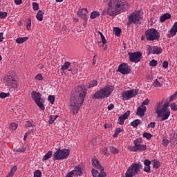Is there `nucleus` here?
Segmentation results:
<instances>
[{
  "mask_svg": "<svg viewBox=\"0 0 177 177\" xmlns=\"http://www.w3.org/2000/svg\"><path fill=\"white\" fill-rule=\"evenodd\" d=\"M124 130L121 128H117L115 131V133L113 134V138H117L118 135L120 133V132H122Z\"/></svg>",
  "mask_w": 177,
  "mask_h": 177,
  "instance_id": "37",
  "label": "nucleus"
},
{
  "mask_svg": "<svg viewBox=\"0 0 177 177\" xmlns=\"http://www.w3.org/2000/svg\"><path fill=\"white\" fill-rule=\"evenodd\" d=\"M108 110H113L114 109V104H111L107 107Z\"/></svg>",
  "mask_w": 177,
  "mask_h": 177,
  "instance_id": "64",
  "label": "nucleus"
},
{
  "mask_svg": "<svg viewBox=\"0 0 177 177\" xmlns=\"http://www.w3.org/2000/svg\"><path fill=\"white\" fill-rule=\"evenodd\" d=\"M149 103H150V100H149V99H146L142 102L141 106H149Z\"/></svg>",
  "mask_w": 177,
  "mask_h": 177,
  "instance_id": "52",
  "label": "nucleus"
},
{
  "mask_svg": "<svg viewBox=\"0 0 177 177\" xmlns=\"http://www.w3.org/2000/svg\"><path fill=\"white\" fill-rule=\"evenodd\" d=\"M27 30H31V18L28 19V24L26 26Z\"/></svg>",
  "mask_w": 177,
  "mask_h": 177,
  "instance_id": "49",
  "label": "nucleus"
},
{
  "mask_svg": "<svg viewBox=\"0 0 177 177\" xmlns=\"http://www.w3.org/2000/svg\"><path fill=\"white\" fill-rule=\"evenodd\" d=\"M146 149H147L146 145L140 144V145H137V147H136V149H134V151H145Z\"/></svg>",
  "mask_w": 177,
  "mask_h": 177,
  "instance_id": "23",
  "label": "nucleus"
},
{
  "mask_svg": "<svg viewBox=\"0 0 177 177\" xmlns=\"http://www.w3.org/2000/svg\"><path fill=\"white\" fill-rule=\"evenodd\" d=\"M26 128H30V127H32V123L30 122V121H28L27 123L26 124Z\"/></svg>",
  "mask_w": 177,
  "mask_h": 177,
  "instance_id": "62",
  "label": "nucleus"
},
{
  "mask_svg": "<svg viewBox=\"0 0 177 177\" xmlns=\"http://www.w3.org/2000/svg\"><path fill=\"white\" fill-rule=\"evenodd\" d=\"M44 15H45V12H44L41 10L38 11L36 18L37 20H39V21H42V20H44Z\"/></svg>",
  "mask_w": 177,
  "mask_h": 177,
  "instance_id": "24",
  "label": "nucleus"
},
{
  "mask_svg": "<svg viewBox=\"0 0 177 177\" xmlns=\"http://www.w3.org/2000/svg\"><path fill=\"white\" fill-rule=\"evenodd\" d=\"M8 16V12H1L0 11V19H5Z\"/></svg>",
  "mask_w": 177,
  "mask_h": 177,
  "instance_id": "51",
  "label": "nucleus"
},
{
  "mask_svg": "<svg viewBox=\"0 0 177 177\" xmlns=\"http://www.w3.org/2000/svg\"><path fill=\"white\" fill-rule=\"evenodd\" d=\"M10 93H0V97L1 98V99H5V98H6V97H8V96H10Z\"/></svg>",
  "mask_w": 177,
  "mask_h": 177,
  "instance_id": "43",
  "label": "nucleus"
},
{
  "mask_svg": "<svg viewBox=\"0 0 177 177\" xmlns=\"http://www.w3.org/2000/svg\"><path fill=\"white\" fill-rule=\"evenodd\" d=\"M17 171V166L15 165L12 167H11V169L10 172L8 174V175L6 177H13L16 171Z\"/></svg>",
  "mask_w": 177,
  "mask_h": 177,
  "instance_id": "21",
  "label": "nucleus"
},
{
  "mask_svg": "<svg viewBox=\"0 0 177 177\" xmlns=\"http://www.w3.org/2000/svg\"><path fill=\"white\" fill-rule=\"evenodd\" d=\"M176 97H177V91L175 92L174 94H173L172 95L170 96V97H169L170 102L174 100V99H175Z\"/></svg>",
  "mask_w": 177,
  "mask_h": 177,
  "instance_id": "58",
  "label": "nucleus"
},
{
  "mask_svg": "<svg viewBox=\"0 0 177 177\" xmlns=\"http://www.w3.org/2000/svg\"><path fill=\"white\" fill-rule=\"evenodd\" d=\"M140 168H142L140 162L131 164L125 173V177L136 176L140 172Z\"/></svg>",
  "mask_w": 177,
  "mask_h": 177,
  "instance_id": "5",
  "label": "nucleus"
},
{
  "mask_svg": "<svg viewBox=\"0 0 177 177\" xmlns=\"http://www.w3.org/2000/svg\"><path fill=\"white\" fill-rule=\"evenodd\" d=\"M59 117V115H52L50 116V119L48 120V123L52 124H53V122H55V120H56V118H57Z\"/></svg>",
  "mask_w": 177,
  "mask_h": 177,
  "instance_id": "34",
  "label": "nucleus"
},
{
  "mask_svg": "<svg viewBox=\"0 0 177 177\" xmlns=\"http://www.w3.org/2000/svg\"><path fill=\"white\" fill-rule=\"evenodd\" d=\"M140 124H142V121L139 119H136L131 122V125L133 128H137Z\"/></svg>",
  "mask_w": 177,
  "mask_h": 177,
  "instance_id": "25",
  "label": "nucleus"
},
{
  "mask_svg": "<svg viewBox=\"0 0 177 177\" xmlns=\"http://www.w3.org/2000/svg\"><path fill=\"white\" fill-rule=\"evenodd\" d=\"M170 32H171L172 37H174V35H176V32H177V22H176L174 24L173 27L170 30Z\"/></svg>",
  "mask_w": 177,
  "mask_h": 177,
  "instance_id": "27",
  "label": "nucleus"
},
{
  "mask_svg": "<svg viewBox=\"0 0 177 177\" xmlns=\"http://www.w3.org/2000/svg\"><path fill=\"white\" fill-rule=\"evenodd\" d=\"M101 39L103 45H106V44H107V40H106V37H104V36H102Z\"/></svg>",
  "mask_w": 177,
  "mask_h": 177,
  "instance_id": "60",
  "label": "nucleus"
},
{
  "mask_svg": "<svg viewBox=\"0 0 177 177\" xmlns=\"http://www.w3.org/2000/svg\"><path fill=\"white\" fill-rule=\"evenodd\" d=\"M129 60L131 63H139L143 59L142 54L140 51L129 53Z\"/></svg>",
  "mask_w": 177,
  "mask_h": 177,
  "instance_id": "9",
  "label": "nucleus"
},
{
  "mask_svg": "<svg viewBox=\"0 0 177 177\" xmlns=\"http://www.w3.org/2000/svg\"><path fill=\"white\" fill-rule=\"evenodd\" d=\"M131 8L126 0H110L108 2L107 13L109 16H117Z\"/></svg>",
  "mask_w": 177,
  "mask_h": 177,
  "instance_id": "2",
  "label": "nucleus"
},
{
  "mask_svg": "<svg viewBox=\"0 0 177 177\" xmlns=\"http://www.w3.org/2000/svg\"><path fill=\"white\" fill-rule=\"evenodd\" d=\"M129 21H132L134 24H139L140 23V14L136 12L134 15H131L129 18Z\"/></svg>",
  "mask_w": 177,
  "mask_h": 177,
  "instance_id": "16",
  "label": "nucleus"
},
{
  "mask_svg": "<svg viewBox=\"0 0 177 177\" xmlns=\"http://www.w3.org/2000/svg\"><path fill=\"white\" fill-rule=\"evenodd\" d=\"M168 142H169V140L167 139L163 138V140L162 141V145L163 146H165V147H167V146H168Z\"/></svg>",
  "mask_w": 177,
  "mask_h": 177,
  "instance_id": "54",
  "label": "nucleus"
},
{
  "mask_svg": "<svg viewBox=\"0 0 177 177\" xmlns=\"http://www.w3.org/2000/svg\"><path fill=\"white\" fill-rule=\"evenodd\" d=\"M146 110L147 108L145 106L140 105V106L137 109V115H139V117H143L145 115V113H146Z\"/></svg>",
  "mask_w": 177,
  "mask_h": 177,
  "instance_id": "17",
  "label": "nucleus"
},
{
  "mask_svg": "<svg viewBox=\"0 0 177 177\" xmlns=\"http://www.w3.org/2000/svg\"><path fill=\"white\" fill-rule=\"evenodd\" d=\"M102 152L107 157H109V156H110V153H109V150L106 147L102 148Z\"/></svg>",
  "mask_w": 177,
  "mask_h": 177,
  "instance_id": "50",
  "label": "nucleus"
},
{
  "mask_svg": "<svg viewBox=\"0 0 177 177\" xmlns=\"http://www.w3.org/2000/svg\"><path fill=\"white\" fill-rule=\"evenodd\" d=\"M140 143H142L141 138H137L134 140V146H136V147H137V146H139Z\"/></svg>",
  "mask_w": 177,
  "mask_h": 177,
  "instance_id": "42",
  "label": "nucleus"
},
{
  "mask_svg": "<svg viewBox=\"0 0 177 177\" xmlns=\"http://www.w3.org/2000/svg\"><path fill=\"white\" fill-rule=\"evenodd\" d=\"M10 129L12 131H16L17 129V124L15 122L10 124Z\"/></svg>",
  "mask_w": 177,
  "mask_h": 177,
  "instance_id": "41",
  "label": "nucleus"
},
{
  "mask_svg": "<svg viewBox=\"0 0 177 177\" xmlns=\"http://www.w3.org/2000/svg\"><path fill=\"white\" fill-rule=\"evenodd\" d=\"M147 128H149V129H150V128H156V122H151V123H149L148 124Z\"/></svg>",
  "mask_w": 177,
  "mask_h": 177,
  "instance_id": "56",
  "label": "nucleus"
},
{
  "mask_svg": "<svg viewBox=\"0 0 177 177\" xmlns=\"http://www.w3.org/2000/svg\"><path fill=\"white\" fill-rule=\"evenodd\" d=\"M16 5H21L23 3V0H14Z\"/></svg>",
  "mask_w": 177,
  "mask_h": 177,
  "instance_id": "63",
  "label": "nucleus"
},
{
  "mask_svg": "<svg viewBox=\"0 0 177 177\" xmlns=\"http://www.w3.org/2000/svg\"><path fill=\"white\" fill-rule=\"evenodd\" d=\"M142 136L143 138H145V139H147V140H150L151 138H153V136L150 133H144Z\"/></svg>",
  "mask_w": 177,
  "mask_h": 177,
  "instance_id": "39",
  "label": "nucleus"
},
{
  "mask_svg": "<svg viewBox=\"0 0 177 177\" xmlns=\"http://www.w3.org/2000/svg\"><path fill=\"white\" fill-rule=\"evenodd\" d=\"M118 71L123 75L131 74V66L127 63H122L119 65Z\"/></svg>",
  "mask_w": 177,
  "mask_h": 177,
  "instance_id": "12",
  "label": "nucleus"
},
{
  "mask_svg": "<svg viewBox=\"0 0 177 177\" xmlns=\"http://www.w3.org/2000/svg\"><path fill=\"white\" fill-rule=\"evenodd\" d=\"M70 156V149H58L53 154V159L54 161L59 160H66Z\"/></svg>",
  "mask_w": 177,
  "mask_h": 177,
  "instance_id": "6",
  "label": "nucleus"
},
{
  "mask_svg": "<svg viewBox=\"0 0 177 177\" xmlns=\"http://www.w3.org/2000/svg\"><path fill=\"white\" fill-rule=\"evenodd\" d=\"M162 68H168V62H167V61H165L162 63Z\"/></svg>",
  "mask_w": 177,
  "mask_h": 177,
  "instance_id": "61",
  "label": "nucleus"
},
{
  "mask_svg": "<svg viewBox=\"0 0 177 177\" xmlns=\"http://www.w3.org/2000/svg\"><path fill=\"white\" fill-rule=\"evenodd\" d=\"M169 19H171V14L165 13L160 17V23H164V21H165V20H168Z\"/></svg>",
  "mask_w": 177,
  "mask_h": 177,
  "instance_id": "22",
  "label": "nucleus"
},
{
  "mask_svg": "<svg viewBox=\"0 0 177 177\" xmlns=\"http://www.w3.org/2000/svg\"><path fill=\"white\" fill-rule=\"evenodd\" d=\"M168 107H169V102L165 103L163 106L161 102H158L155 106V113H156L158 117H162V121L168 120V118L171 115V112L168 110Z\"/></svg>",
  "mask_w": 177,
  "mask_h": 177,
  "instance_id": "3",
  "label": "nucleus"
},
{
  "mask_svg": "<svg viewBox=\"0 0 177 177\" xmlns=\"http://www.w3.org/2000/svg\"><path fill=\"white\" fill-rule=\"evenodd\" d=\"M100 169V173L99 171L92 169L91 172L93 177H106L107 176V174L104 172V167H102Z\"/></svg>",
  "mask_w": 177,
  "mask_h": 177,
  "instance_id": "14",
  "label": "nucleus"
},
{
  "mask_svg": "<svg viewBox=\"0 0 177 177\" xmlns=\"http://www.w3.org/2000/svg\"><path fill=\"white\" fill-rule=\"evenodd\" d=\"M53 156V151H49L46 155L43 157L42 160L43 161H46V160H49L50 157Z\"/></svg>",
  "mask_w": 177,
  "mask_h": 177,
  "instance_id": "28",
  "label": "nucleus"
},
{
  "mask_svg": "<svg viewBox=\"0 0 177 177\" xmlns=\"http://www.w3.org/2000/svg\"><path fill=\"white\" fill-rule=\"evenodd\" d=\"M87 91L85 86H78L72 91L70 101V111L72 114H77L80 111V109L84 103V99L86 96Z\"/></svg>",
  "mask_w": 177,
  "mask_h": 177,
  "instance_id": "1",
  "label": "nucleus"
},
{
  "mask_svg": "<svg viewBox=\"0 0 177 177\" xmlns=\"http://www.w3.org/2000/svg\"><path fill=\"white\" fill-rule=\"evenodd\" d=\"M37 106H38V107L40 109V110H45V106L44 105V103H42V102H41V100L39 101H37L36 102Z\"/></svg>",
  "mask_w": 177,
  "mask_h": 177,
  "instance_id": "33",
  "label": "nucleus"
},
{
  "mask_svg": "<svg viewBox=\"0 0 177 177\" xmlns=\"http://www.w3.org/2000/svg\"><path fill=\"white\" fill-rule=\"evenodd\" d=\"M99 16H100L99 11H93L90 15V19H96V17H99Z\"/></svg>",
  "mask_w": 177,
  "mask_h": 177,
  "instance_id": "29",
  "label": "nucleus"
},
{
  "mask_svg": "<svg viewBox=\"0 0 177 177\" xmlns=\"http://www.w3.org/2000/svg\"><path fill=\"white\" fill-rule=\"evenodd\" d=\"M113 91H114V86L106 85L104 88L97 91L92 95V99H105V97H110L113 93Z\"/></svg>",
  "mask_w": 177,
  "mask_h": 177,
  "instance_id": "4",
  "label": "nucleus"
},
{
  "mask_svg": "<svg viewBox=\"0 0 177 177\" xmlns=\"http://www.w3.org/2000/svg\"><path fill=\"white\" fill-rule=\"evenodd\" d=\"M160 162L157 160H153V168H156V169H158L160 168Z\"/></svg>",
  "mask_w": 177,
  "mask_h": 177,
  "instance_id": "36",
  "label": "nucleus"
},
{
  "mask_svg": "<svg viewBox=\"0 0 177 177\" xmlns=\"http://www.w3.org/2000/svg\"><path fill=\"white\" fill-rule=\"evenodd\" d=\"M91 161H92V165L93 167H94V168H96L97 169L104 168L102 165H100V162H99V160L92 159Z\"/></svg>",
  "mask_w": 177,
  "mask_h": 177,
  "instance_id": "19",
  "label": "nucleus"
},
{
  "mask_svg": "<svg viewBox=\"0 0 177 177\" xmlns=\"http://www.w3.org/2000/svg\"><path fill=\"white\" fill-rule=\"evenodd\" d=\"M14 151H15L16 153H23L24 151H26V148L22 147V148H19V149H15Z\"/></svg>",
  "mask_w": 177,
  "mask_h": 177,
  "instance_id": "48",
  "label": "nucleus"
},
{
  "mask_svg": "<svg viewBox=\"0 0 177 177\" xmlns=\"http://www.w3.org/2000/svg\"><path fill=\"white\" fill-rule=\"evenodd\" d=\"M97 86V80H92L90 82L89 85L88 86V89L91 88H93V86Z\"/></svg>",
  "mask_w": 177,
  "mask_h": 177,
  "instance_id": "38",
  "label": "nucleus"
},
{
  "mask_svg": "<svg viewBox=\"0 0 177 177\" xmlns=\"http://www.w3.org/2000/svg\"><path fill=\"white\" fill-rule=\"evenodd\" d=\"M113 32L115 37H121V32H122V30L118 27H115L113 28Z\"/></svg>",
  "mask_w": 177,
  "mask_h": 177,
  "instance_id": "26",
  "label": "nucleus"
},
{
  "mask_svg": "<svg viewBox=\"0 0 177 177\" xmlns=\"http://www.w3.org/2000/svg\"><path fill=\"white\" fill-rule=\"evenodd\" d=\"M109 149L112 154H118V153H120V151L114 147H109Z\"/></svg>",
  "mask_w": 177,
  "mask_h": 177,
  "instance_id": "32",
  "label": "nucleus"
},
{
  "mask_svg": "<svg viewBox=\"0 0 177 177\" xmlns=\"http://www.w3.org/2000/svg\"><path fill=\"white\" fill-rule=\"evenodd\" d=\"M32 99L34 100L35 102H39L41 100L42 97V95H41L39 92L37 91H32L31 93Z\"/></svg>",
  "mask_w": 177,
  "mask_h": 177,
  "instance_id": "18",
  "label": "nucleus"
},
{
  "mask_svg": "<svg viewBox=\"0 0 177 177\" xmlns=\"http://www.w3.org/2000/svg\"><path fill=\"white\" fill-rule=\"evenodd\" d=\"M71 66V63L70 62H65L64 65L62 66L61 70H68V67Z\"/></svg>",
  "mask_w": 177,
  "mask_h": 177,
  "instance_id": "31",
  "label": "nucleus"
},
{
  "mask_svg": "<svg viewBox=\"0 0 177 177\" xmlns=\"http://www.w3.org/2000/svg\"><path fill=\"white\" fill-rule=\"evenodd\" d=\"M28 39V37H19L16 39L17 44H23L26 42Z\"/></svg>",
  "mask_w": 177,
  "mask_h": 177,
  "instance_id": "30",
  "label": "nucleus"
},
{
  "mask_svg": "<svg viewBox=\"0 0 177 177\" xmlns=\"http://www.w3.org/2000/svg\"><path fill=\"white\" fill-rule=\"evenodd\" d=\"M144 171L147 174H150V172H151V171L150 170V166H145L144 168Z\"/></svg>",
  "mask_w": 177,
  "mask_h": 177,
  "instance_id": "59",
  "label": "nucleus"
},
{
  "mask_svg": "<svg viewBox=\"0 0 177 177\" xmlns=\"http://www.w3.org/2000/svg\"><path fill=\"white\" fill-rule=\"evenodd\" d=\"M36 80H37L38 81H42L43 77H42V74L39 73L35 76Z\"/></svg>",
  "mask_w": 177,
  "mask_h": 177,
  "instance_id": "55",
  "label": "nucleus"
},
{
  "mask_svg": "<svg viewBox=\"0 0 177 177\" xmlns=\"http://www.w3.org/2000/svg\"><path fill=\"white\" fill-rule=\"evenodd\" d=\"M5 85L8 86L10 91H15L17 88V81L12 75H7L4 77Z\"/></svg>",
  "mask_w": 177,
  "mask_h": 177,
  "instance_id": "8",
  "label": "nucleus"
},
{
  "mask_svg": "<svg viewBox=\"0 0 177 177\" xmlns=\"http://www.w3.org/2000/svg\"><path fill=\"white\" fill-rule=\"evenodd\" d=\"M32 6L33 10L35 11H37L39 9V4L37 2H33L32 4Z\"/></svg>",
  "mask_w": 177,
  "mask_h": 177,
  "instance_id": "40",
  "label": "nucleus"
},
{
  "mask_svg": "<svg viewBox=\"0 0 177 177\" xmlns=\"http://www.w3.org/2000/svg\"><path fill=\"white\" fill-rule=\"evenodd\" d=\"M154 50V46H148L147 50H148V55H151L153 53V50Z\"/></svg>",
  "mask_w": 177,
  "mask_h": 177,
  "instance_id": "45",
  "label": "nucleus"
},
{
  "mask_svg": "<svg viewBox=\"0 0 177 177\" xmlns=\"http://www.w3.org/2000/svg\"><path fill=\"white\" fill-rule=\"evenodd\" d=\"M72 175L75 176H82L84 175V169L81 168V166H76L72 171L67 174L66 177H73Z\"/></svg>",
  "mask_w": 177,
  "mask_h": 177,
  "instance_id": "11",
  "label": "nucleus"
},
{
  "mask_svg": "<svg viewBox=\"0 0 177 177\" xmlns=\"http://www.w3.org/2000/svg\"><path fill=\"white\" fill-rule=\"evenodd\" d=\"M129 115H131V111H126L124 115H120L118 118V124H119V125H124L125 120H128V117H129Z\"/></svg>",
  "mask_w": 177,
  "mask_h": 177,
  "instance_id": "15",
  "label": "nucleus"
},
{
  "mask_svg": "<svg viewBox=\"0 0 177 177\" xmlns=\"http://www.w3.org/2000/svg\"><path fill=\"white\" fill-rule=\"evenodd\" d=\"M153 55H160L162 53V48L155 46L152 52Z\"/></svg>",
  "mask_w": 177,
  "mask_h": 177,
  "instance_id": "20",
  "label": "nucleus"
},
{
  "mask_svg": "<svg viewBox=\"0 0 177 177\" xmlns=\"http://www.w3.org/2000/svg\"><path fill=\"white\" fill-rule=\"evenodd\" d=\"M42 176V173L39 170H36L34 172V177H41Z\"/></svg>",
  "mask_w": 177,
  "mask_h": 177,
  "instance_id": "44",
  "label": "nucleus"
},
{
  "mask_svg": "<svg viewBox=\"0 0 177 177\" xmlns=\"http://www.w3.org/2000/svg\"><path fill=\"white\" fill-rule=\"evenodd\" d=\"M153 86L154 88H161L162 86V84L158 82V80L156 79L153 82Z\"/></svg>",
  "mask_w": 177,
  "mask_h": 177,
  "instance_id": "35",
  "label": "nucleus"
},
{
  "mask_svg": "<svg viewBox=\"0 0 177 177\" xmlns=\"http://www.w3.org/2000/svg\"><path fill=\"white\" fill-rule=\"evenodd\" d=\"M158 63L157 61H156V59H152L150 62H149V66H151V67H156V66H157Z\"/></svg>",
  "mask_w": 177,
  "mask_h": 177,
  "instance_id": "47",
  "label": "nucleus"
},
{
  "mask_svg": "<svg viewBox=\"0 0 177 177\" xmlns=\"http://www.w3.org/2000/svg\"><path fill=\"white\" fill-rule=\"evenodd\" d=\"M145 35L147 41H159L160 39V32H158V30L154 28H151L146 30Z\"/></svg>",
  "mask_w": 177,
  "mask_h": 177,
  "instance_id": "7",
  "label": "nucleus"
},
{
  "mask_svg": "<svg viewBox=\"0 0 177 177\" xmlns=\"http://www.w3.org/2000/svg\"><path fill=\"white\" fill-rule=\"evenodd\" d=\"M171 110L173 111H176V110H177V105H176V103H172L171 104Z\"/></svg>",
  "mask_w": 177,
  "mask_h": 177,
  "instance_id": "53",
  "label": "nucleus"
},
{
  "mask_svg": "<svg viewBox=\"0 0 177 177\" xmlns=\"http://www.w3.org/2000/svg\"><path fill=\"white\" fill-rule=\"evenodd\" d=\"M86 15H88V9L86 8H80L77 11V16L84 20V24H86V23H88V17H86Z\"/></svg>",
  "mask_w": 177,
  "mask_h": 177,
  "instance_id": "13",
  "label": "nucleus"
},
{
  "mask_svg": "<svg viewBox=\"0 0 177 177\" xmlns=\"http://www.w3.org/2000/svg\"><path fill=\"white\" fill-rule=\"evenodd\" d=\"M55 95H49L48 96V100L50 102V103H51V104H53V103H55Z\"/></svg>",
  "mask_w": 177,
  "mask_h": 177,
  "instance_id": "46",
  "label": "nucleus"
},
{
  "mask_svg": "<svg viewBox=\"0 0 177 177\" xmlns=\"http://www.w3.org/2000/svg\"><path fill=\"white\" fill-rule=\"evenodd\" d=\"M138 95V91L135 89L129 90L122 93V97L123 100H129L132 97H135Z\"/></svg>",
  "mask_w": 177,
  "mask_h": 177,
  "instance_id": "10",
  "label": "nucleus"
},
{
  "mask_svg": "<svg viewBox=\"0 0 177 177\" xmlns=\"http://www.w3.org/2000/svg\"><path fill=\"white\" fill-rule=\"evenodd\" d=\"M144 164L147 167H150L151 164V161L149 160L148 159L145 160Z\"/></svg>",
  "mask_w": 177,
  "mask_h": 177,
  "instance_id": "57",
  "label": "nucleus"
}]
</instances>
